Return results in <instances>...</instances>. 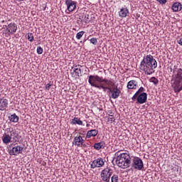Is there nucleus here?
<instances>
[{
  "mask_svg": "<svg viewBox=\"0 0 182 182\" xmlns=\"http://www.w3.org/2000/svg\"><path fill=\"white\" fill-rule=\"evenodd\" d=\"M157 68V61L151 55H147L143 58L139 65V70L145 75H153L154 69Z\"/></svg>",
  "mask_w": 182,
  "mask_h": 182,
  "instance_id": "nucleus-1",
  "label": "nucleus"
},
{
  "mask_svg": "<svg viewBox=\"0 0 182 182\" xmlns=\"http://www.w3.org/2000/svg\"><path fill=\"white\" fill-rule=\"evenodd\" d=\"M173 73L171 79L172 87H173L175 93H180L182 90V68H177V65H174Z\"/></svg>",
  "mask_w": 182,
  "mask_h": 182,
  "instance_id": "nucleus-2",
  "label": "nucleus"
},
{
  "mask_svg": "<svg viewBox=\"0 0 182 182\" xmlns=\"http://www.w3.org/2000/svg\"><path fill=\"white\" fill-rule=\"evenodd\" d=\"M119 153H120V151L115 153V156H117L115 158L117 166L120 168H128V167H130V164L132 163V158L130 157V155L127 153H122L119 154Z\"/></svg>",
  "mask_w": 182,
  "mask_h": 182,
  "instance_id": "nucleus-3",
  "label": "nucleus"
},
{
  "mask_svg": "<svg viewBox=\"0 0 182 182\" xmlns=\"http://www.w3.org/2000/svg\"><path fill=\"white\" fill-rule=\"evenodd\" d=\"M88 83L92 87H97V88L100 85L99 83H106L108 86L114 85V82H113L112 80H107L106 78H103V77H100L99 75H90L88 77Z\"/></svg>",
  "mask_w": 182,
  "mask_h": 182,
  "instance_id": "nucleus-4",
  "label": "nucleus"
},
{
  "mask_svg": "<svg viewBox=\"0 0 182 182\" xmlns=\"http://www.w3.org/2000/svg\"><path fill=\"white\" fill-rule=\"evenodd\" d=\"M113 176V170L110 168H106L101 172V178L102 181L110 182V177Z\"/></svg>",
  "mask_w": 182,
  "mask_h": 182,
  "instance_id": "nucleus-5",
  "label": "nucleus"
},
{
  "mask_svg": "<svg viewBox=\"0 0 182 182\" xmlns=\"http://www.w3.org/2000/svg\"><path fill=\"white\" fill-rule=\"evenodd\" d=\"M132 167L135 168V170H141L144 165L143 164V161L139 158H135L133 159Z\"/></svg>",
  "mask_w": 182,
  "mask_h": 182,
  "instance_id": "nucleus-6",
  "label": "nucleus"
},
{
  "mask_svg": "<svg viewBox=\"0 0 182 182\" xmlns=\"http://www.w3.org/2000/svg\"><path fill=\"white\" fill-rule=\"evenodd\" d=\"M4 26L6 28L8 35H14V33H15V32H16V30L18 29V26L15 23H11L8 26L6 25Z\"/></svg>",
  "mask_w": 182,
  "mask_h": 182,
  "instance_id": "nucleus-7",
  "label": "nucleus"
},
{
  "mask_svg": "<svg viewBox=\"0 0 182 182\" xmlns=\"http://www.w3.org/2000/svg\"><path fill=\"white\" fill-rule=\"evenodd\" d=\"M22 151H23V147L17 145L10 150L9 154L10 156H18V154H22Z\"/></svg>",
  "mask_w": 182,
  "mask_h": 182,
  "instance_id": "nucleus-8",
  "label": "nucleus"
},
{
  "mask_svg": "<svg viewBox=\"0 0 182 182\" xmlns=\"http://www.w3.org/2000/svg\"><path fill=\"white\" fill-rule=\"evenodd\" d=\"M82 65H75L74 67L73 71L71 73L72 77H75V79H79L80 77V75L82 73Z\"/></svg>",
  "mask_w": 182,
  "mask_h": 182,
  "instance_id": "nucleus-9",
  "label": "nucleus"
},
{
  "mask_svg": "<svg viewBox=\"0 0 182 182\" xmlns=\"http://www.w3.org/2000/svg\"><path fill=\"white\" fill-rule=\"evenodd\" d=\"M65 5L69 12H73L76 9V1L73 0H65Z\"/></svg>",
  "mask_w": 182,
  "mask_h": 182,
  "instance_id": "nucleus-10",
  "label": "nucleus"
},
{
  "mask_svg": "<svg viewBox=\"0 0 182 182\" xmlns=\"http://www.w3.org/2000/svg\"><path fill=\"white\" fill-rule=\"evenodd\" d=\"M91 168H96V167H103L105 166V161H103V159H97L94 160L92 164H90Z\"/></svg>",
  "mask_w": 182,
  "mask_h": 182,
  "instance_id": "nucleus-11",
  "label": "nucleus"
},
{
  "mask_svg": "<svg viewBox=\"0 0 182 182\" xmlns=\"http://www.w3.org/2000/svg\"><path fill=\"white\" fill-rule=\"evenodd\" d=\"M109 92L112 93L111 97L112 99H117L119 96H120V93H122V91L117 87V86L114 87Z\"/></svg>",
  "mask_w": 182,
  "mask_h": 182,
  "instance_id": "nucleus-12",
  "label": "nucleus"
},
{
  "mask_svg": "<svg viewBox=\"0 0 182 182\" xmlns=\"http://www.w3.org/2000/svg\"><path fill=\"white\" fill-rule=\"evenodd\" d=\"M146 102H147V93L143 92L138 95L136 103L143 105L144 103H146Z\"/></svg>",
  "mask_w": 182,
  "mask_h": 182,
  "instance_id": "nucleus-13",
  "label": "nucleus"
},
{
  "mask_svg": "<svg viewBox=\"0 0 182 182\" xmlns=\"http://www.w3.org/2000/svg\"><path fill=\"white\" fill-rule=\"evenodd\" d=\"M83 143H85V139H83L81 136H79L74 138L73 144L77 146V147H82L83 146Z\"/></svg>",
  "mask_w": 182,
  "mask_h": 182,
  "instance_id": "nucleus-14",
  "label": "nucleus"
},
{
  "mask_svg": "<svg viewBox=\"0 0 182 182\" xmlns=\"http://www.w3.org/2000/svg\"><path fill=\"white\" fill-rule=\"evenodd\" d=\"M8 100L5 97L0 98V110L4 112L8 107Z\"/></svg>",
  "mask_w": 182,
  "mask_h": 182,
  "instance_id": "nucleus-15",
  "label": "nucleus"
},
{
  "mask_svg": "<svg viewBox=\"0 0 182 182\" xmlns=\"http://www.w3.org/2000/svg\"><path fill=\"white\" fill-rule=\"evenodd\" d=\"M99 133V131L97 129H91L87 132L86 137L87 139H90V137H96Z\"/></svg>",
  "mask_w": 182,
  "mask_h": 182,
  "instance_id": "nucleus-16",
  "label": "nucleus"
},
{
  "mask_svg": "<svg viewBox=\"0 0 182 182\" xmlns=\"http://www.w3.org/2000/svg\"><path fill=\"white\" fill-rule=\"evenodd\" d=\"M128 14H129V9H127V7H124L121 9V10L119 11V16L120 18H126Z\"/></svg>",
  "mask_w": 182,
  "mask_h": 182,
  "instance_id": "nucleus-17",
  "label": "nucleus"
},
{
  "mask_svg": "<svg viewBox=\"0 0 182 182\" xmlns=\"http://www.w3.org/2000/svg\"><path fill=\"white\" fill-rule=\"evenodd\" d=\"M182 9V5L179 2H176L172 5L173 12H178Z\"/></svg>",
  "mask_w": 182,
  "mask_h": 182,
  "instance_id": "nucleus-18",
  "label": "nucleus"
},
{
  "mask_svg": "<svg viewBox=\"0 0 182 182\" xmlns=\"http://www.w3.org/2000/svg\"><path fill=\"white\" fill-rule=\"evenodd\" d=\"M137 87V82L136 80H132L128 82L127 83V88L128 89H136Z\"/></svg>",
  "mask_w": 182,
  "mask_h": 182,
  "instance_id": "nucleus-19",
  "label": "nucleus"
},
{
  "mask_svg": "<svg viewBox=\"0 0 182 182\" xmlns=\"http://www.w3.org/2000/svg\"><path fill=\"white\" fill-rule=\"evenodd\" d=\"M107 86H109V85L107 84L105 85V84H102V82H100L98 87H97V89H99L100 90V89H102L103 92H106V90H109L110 92L112 88Z\"/></svg>",
  "mask_w": 182,
  "mask_h": 182,
  "instance_id": "nucleus-20",
  "label": "nucleus"
},
{
  "mask_svg": "<svg viewBox=\"0 0 182 182\" xmlns=\"http://www.w3.org/2000/svg\"><path fill=\"white\" fill-rule=\"evenodd\" d=\"M2 141L4 143V144H8L12 141V136L9 134H6L2 138Z\"/></svg>",
  "mask_w": 182,
  "mask_h": 182,
  "instance_id": "nucleus-21",
  "label": "nucleus"
},
{
  "mask_svg": "<svg viewBox=\"0 0 182 182\" xmlns=\"http://www.w3.org/2000/svg\"><path fill=\"white\" fill-rule=\"evenodd\" d=\"M10 122L13 123H18L19 122V117L16 115V114H13L10 117Z\"/></svg>",
  "mask_w": 182,
  "mask_h": 182,
  "instance_id": "nucleus-22",
  "label": "nucleus"
},
{
  "mask_svg": "<svg viewBox=\"0 0 182 182\" xmlns=\"http://www.w3.org/2000/svg\"><path fill=\"white\" fill-rule=\"evenodd\" d=\"M71 123L72 124H78L79 126H82V124H83V122L77 117L73 119Z\"/></svg>",
  "mask_w": 182,
  "mask_h": 182,
  "instance_id": "nucleus-23",
  "label": "nucleus"
},
{
  "mask_svg": "<svg viewBox=\"0 0 182 182\" xmlns=\"http://www.w3.org/2000/svg\"><path fill=\"white\" fill-rule=\"evenodd\" d=\"M10 137H11V140L13 141H16V139H18V134L16 132H10Z\"/></svg>",
  "mask_w": 182,
  "mask_h": 182,
  "instance_id": "nucleus-24",
  "label": "nucleus"
},
{
  "mask_svg": "<svg viewBox=\"0 0 182 182\" xmlns=\"http://www.w3.org/2000/svg\"><path fill=\"white\" fill-rule=\"evenodd\" d=\"M103 147V142H98L94 144L95 150H100Z\"/></svg>",
  "mask_w": 182,
  "mask_h": 182,
  "instance_id": "nucleus-25",
  "label": "nucleus"
},
{
  "mask_svg": "<svg viewBox=\"0 0 182 182\" xmlns=\"http://www.w3.org/2000/svg\"><path fill=\"white\" fill-rule=\"evenodd\" d=\"M149 82H151V83H154V85H155L156 86L159 85V79L156 78V77H151L149 79Z\"/></svg>",
  "mask_w": 182,
  "mask_h": 182,
  "instance_id": "nucleus-26",
  "label": "nucleus"
},
{
  "mask_svg": "<svg viewBox=\"0 0 182 182\" xmlns=\"http://www.w3.org/2000/svg\"><path fill=\"white\" fill-rule=\"evenodd\" d=\"M81 23H89V14L85 15L80 21Z\"/></svg>",
  "mask_w": 182,
  "mask_h": 182,
  "instance_id": "nucleus-27",
  "label": "nucleus"
},
{
  "mask_svg": "<svg viewBox=\"0 0 182 182\" xmlns=\"http://www.w3.org/2000/svg\"><path fill=\"white\" fill-rule=\"evenodd\" d=\"M118 181H119V176H117V174H114L111 177V182H118Z\"/></svg>",
  "mask_w": 182,
  "mask_h": 182,
  "instance_id": "nucleus-28",
  "label": "nucleus"
},
{
  "mask_svg": "<svg viewBox=\"0 0 182 182\" xmlns=\"http://www.w3.org/2000/svg\"><path fill=\"white\" fill-rule=\"evenodd\" d=\"M146 92V89L143 87H140L139 89L136 92V95H141V93H144Z\"/></svg>",
  "mask_w": 182,
  "mask_h": 182,
  "instance_id": "nucleus-29",
  "label": "nucleus"
},
{
  "mask_svg": "<svg viewBox=\"0 0 182 182\" xmlns=\"http://www.w3.org/2000/svg\"><path fill=\"white\" fill-rule=\"evenodd\" d=\"M83 35H85V31H80L78 32L77 34H76V38L77 39H81L82 38V36H83Z\"/></svg>",
  "mask_w": 182,
  "mask_h": 182,
  "instance_id": "nucleus-30",
  "label": "nucleus"
},
{
  "mask_svg": "<svg viewBox=\"0 0 182 182\" xmlns=\"http://www.w3.org/2000/svg\"><path fill=\"white\" fill-rule=\"evenodd\" d=\"M108 119V122H111V123H113V122L116 121V119L114 118V115L108 114V117H106Z\"/></svg>",
  "mask_w": 182,
  "mask_h": 182,
  "instance_id": "nucleus-31",
  "label": "nucleus"
},
{
  "mask_svg": "<svg viewBox=\"0 0 182 182\" xmlns=\"http://www.w3.org/2000/svg\"><path fill=\"white\" fill-rule=\"evenodd\" d=\"M27 36H28V40L30 41V42H33L34 41V38H33V34L32 33H28L27 34Z\"/></svg>",
  "mask_w": 182,
  "mask_h": 182,
  "instance_id": "nucleus-32",
  "label": "nucleus"
},
{
  "mask_svg": "<svg viewBox=\"0 0 182 182\" xmlns=\"http://www.w3.org/2000/svg\"><path fill=\"white\" fill-rule=\"evenodd\" d=\"M90 43H92V45H97V38H92L90 40Z\"/></svg>",
  "mask_w": 182,
  "mask_h": 182,
  "instance_id": "nucleus-33",
  "label": "nucleus"
},
{
  "mask_svg": "<svg viewBox=\"0 0 182 182\" xmlns=\"http://www.w3.org/2000/svg\"><path fill=\"white\" fill-rule=\"evenodd\" d=\"M37 53L38 55H42L43 53V48L41 46L37 47Z\"/></svg>",
  "mask_w": 182,
  "mask_h": 182,
  "instance_id": "nucleus-34",
  "label": "nucleus"
},
{
  "mask_svg": "<svg viewBox=\"0 0 182 182\" xmlns=\"http://www.w3.org/2000/svg\"><path fill=\"white\" fill-rule=\"evenodd\" d=\"M157 2L161 4V5H166L167 4V0H156Z\"/></svg>",
  "mask_w": 182,
  "mask_h": 182,
  "instance_id": "nucleus-35",
  "label": "nucleus"
},
{
  "mask_svg": "<svg viewBox=\"0 0 182 182\" xmlns=\"http://www.w3.org/2000/svg\"><path fill=\"white\" fill-rule=\"evenodd\" d=\"M53 83L52 82H50L49 83H48L46 85V89L47 90H49V89H50V86H53Z\"/></svg>",
  "mask_w": 182,
  "mask_h": 182,
  "instance_id": "nucleus-36",
  "label": "nucleus"
},
{
  "mask_svg": "<svg viewBox=\"0 0 182 182\" xmlns=\"http://www.w3.org/2000/svg\"><path fill=\"white\" fill-rule=\"evenodd\" d=\"M138 95V94L135 93L134 96L132 97V100H133V102H135L136 100L137 101Z\"/></svg>",
  "mask_w": 182,
  "mask_h": 182,
  "instance_id": "nucleus-37",
  "label": "nucleus"
},
{
  "mask_svg": "<svg viewBox=\"0 0 182 182\" xmlns=\"http://www.w3.org/2000/svg\"><path fill=\"white\" fill-rule=\"evenodd\" d=\"M177 43H178V45H181V46H182V39L180 38L179 40L177 41Z\"/></svg>",
  "mask_w": 182,
  "mask_h": 182,
  "instance_id": "nucleus-38",
  "label": "nucleus"
},
{
  "mask_svg": "<svg viewBox=\"0 0 182 182\" xmlns=\"http://www.w3.org/2000/svg\"><path fill=\"white\" fill-rule=\"evenodd\" d=\"M108 113H109V114H113V111L109 110V111H108Z\"/></svg>",
  "mask_w": 182,
  "mask_h": 182,
  "instance_id": "nucleus-39",
  "label": "nucleus"
},
{
  "mask_svg": "<svg viewBox=\"0 0 182 182\" xmlns=\"http://www.w3.org/2000/svg\"><path fill=\"white\" fill-rule=\"evenodd\" d=\"M86 126H87V127H89L90 126V124H87Z\"/></svg>",
  "mask_w": 182,
  "mask_h": 182,
  "instance_id": "nucleus-40",
  "label": "nucleus"
},
{
  "mask_svg": "<svg viewBox=\"0 0 182 182\" xmlns=\"http://www.w3.org/2000/svg\"><path fill=\"white\" fill-rule=\"evenodd\" d=\"M100 72V73H102V71H99Z\"/></svg>",
  "mask_w": 182,
  "mask_h": 182,
  "instance_id": "nucleus-41",
  "label": "nucleus"
},
{
  "mask_svg": "<svg viewBox=\"0 0 182 182\" xmlns=\"http://www.w3.org/2000/svg\"><path fill=\"white\" fill-rule=\"evenodd\" d=\"M2 22H5V21L3 20Z\"/></svg>",
  "mask_w": 182,
  "mask_h": 182,
  "instance_id": "nucleus-42",
  "label": "nucleus"
}]
</instances>
